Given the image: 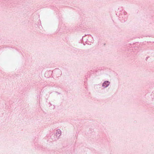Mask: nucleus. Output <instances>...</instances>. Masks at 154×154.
<instances>
[{
    "label": "nucleus",
    "mask_w": 154,
    "mask_h": 154,
    "mask_svg": "<svg viewBox=\"0 0 154 154\" xmlns=\"http://www.w3.org/2000/svg\"><path fill=\"white\" fill-rule=\"evenodd\" d=\"M109 85V82L108 81L105 82L103 84V86L104 87H107Z\"/></svg>",
    "instance_id": "nucleus-1"
}]
</instances>
